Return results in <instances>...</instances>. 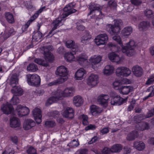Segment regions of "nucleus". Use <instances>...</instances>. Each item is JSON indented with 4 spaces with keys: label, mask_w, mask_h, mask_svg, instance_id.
<instances>
[{
    "label": "nucleus",
    "mask_w": 154,
    "mask_h": 154,
    "mask_svg": "<svg viewBox=\"0 0 154 154\" xmlns=\"http://www.w3.org/2000/svg\"><path fill=\"white\" fill-rule=\"evenodd\" d=\"M75 5L76 4L75 2H72L68 4L66 6L63 8V12L61 17L57 18L54 20L52 24L54 29H56L63 25L62 21L63 20V18L77 11V10L74 9Z\"/></svg>",
    "instance_id": "f257e3e1"
},
{
    "label": "nucleus",
    "mask_w": 154,
    "mask_h": 154,
    "mask_svg": "<svg viewBox=\"0 0 154 154\" xmlns=\"http://www.w3.org/2000/svg\"><path fill=\"white\" fill-rule=\"evenodd\" d=\"M113 40L117 42L122 48V51L126 53L128 56H131L134 55L135 53L134 48L136 46L135 42L133 40H131L126 45L123 46L121 42L120 37L119 36L115 35L112 37Z\"/></svg>",
    "instance_id": "f03ea898"
},
{
    "label": "nucleus",
    "mask_w": 154,
    "mask_h": 154,
    "mask_svg": "<svg viewBox=\"0 0 154 154\" xmlns=\"http://www.w3.org/2000/svg\"><path fill=\"white\" fill-rule=\"evenodd\" d=\"M123 23L121 20L116 19L114 20V25L109 24L107 25L106 30L112 35L118 33L122 26Z\"/></svg>",
    "instance_id": "7ed1b4c3"
},
{
    "label": "nucleus",
    "mask_w": 154,
    "mask_h": 154,
    "mask_svg": "<svg viewBox=\"0 0 154 154\" xmlns=\"http://www.w3.org/2000/svg\"><path fill=\"white\" fill-rule=\"evenodd\" d=\"M89 9L90 12L88 14V16L94 14L95 18H102L104 16V14L101 11V7L100 5L94 3L91 4L89 5Z\"/></svg>",
    "instance_id": "20e7f679"
},
{
    "label": "nucleus",
    "mask_w": 154,
    "mask_h": 154,
    "mask_svg": "<svg viewBox=\"0 0 154 154\" xmlns=\"http://www.w3.org/2000/svg\"><path fill=\"white\" fill-rule=\"evenodd\" d=\"M27 81L29 85L34 86H38L40 83V77L37 74H28L26 75Z\"/></svg>",
    "instance_id": "39448f33"
},
{
    "label": "nucleus",
    "mask_w": 154,
    "mask_h": 154,
    "mask_svg": "<svg viewBox=\"0 0 154 154\" xmlns=\"http://www.w3.org/2000/svg\"><path fill=\"white\" fill-rule=\"evenodd\" d=\"M45 7H43L37 11L31 17L30 19L27 21L26 24L22 26V29L23 32H24L27 30L30 24L38 17L39 14L42 12L43 9H45Z\"/></svg>",
    "instance_id": "423d86ee"
},
{
    "label": "nucleus",
    "mask_w": 154,
    "mask_h": 154,
    "mask_svg": "<svg viewBox=\"0 0 154 154\" xmlns=\"http://www.w3.org/2000/svg\"><path fill=\"white\" fill-rule=\"evenodd\" d=\"M53 47L51 45L47 46H43V48L44 51V54L46 57V60H48V62H52L54 60V56L50 52L53 50Z\"/></svg>",
    "instance_id": "0eeeda50"
},
{
    "label": "nucleus",
    "mask_w": 154,
    "mask_h": 154,
    "mask_svg": "<svg viewBox=\"0 0 154 154\" xmlns=\"http://www.w3.org/2000/svg\"><path fill=\"white\" fill-rule=\"evenodd\" d=\"M56 75L60 77V79L66 78V80L67 79L68 72L67 69L63 66L58 67L55 72Z\"/></svg>",
    "instance_id": "6e6552de"
},
{
    "label": "nucleus",
    "mask_w": 154,
    "mask_h": 154,
    "mask_svg": "<svg viewBox=\"0 0 154 154\" xmlns=\"http://www.w3.org/2000/svg\"><path fill=\"white\" fill-rule=\"evenodd\" d=\"M16 109L17 114L20 117L27 115L29 112V110L28 108L21 105L17 106Z\"/></svg>",
    "instance_id": "1a4fd4ad"
},
{
    "label": "nucleus",
    "mask_w": 154,
    "mask_h": 154,
    "mask_svg": "<svg viewBox=\"0 0 154 154\" xmlns=\"http://www.w3.org/2000/svg\"><path fill=\"white\" fill-rule=\"evenodd\" d=\"M131 71L129 69L125 67H119L116 70V73L118 76H122L127 77L131 73Z\"/></svg>",
    "instance_id": "9d476101"
},
{
    "label": "nucleus",
    "mask_w": 154,
    "mask_h": 154,
    "mask_svg": "<svg viewBox=\"0 0 154 154\" xmlns=\"http://www.w3.org/2000/svg\"><path fill=\"white\" fill-rule=\"evenodd\" d=\"M98 76L95 74H91L88 77L87 83L89 85L94 86L98 83Z\"/></svg>",
    "instance_id": "9b49d317"
},
{
    "label": "nucleus",
    "mask_w": 154,
    "mask_h": 154,
    "mask_svg": "<svg viewBox=\"0 0 154 154\" xmlns=\"http://www.w3.org/2000/svg\"><path fill=\"white\" fill-rule=\"evenodd\" d=\"M109 98V96L108 95L102 94L98 97L97 101L100 104L106 107L108 105Z\"/></svg>",
    "instance_id": "f8f14e48"
},
{
    "label": "nucleus",
    "mask_w": 154,
    "mask_h": 154,
    "mask_svg": "<svg viewBox=\"0 0 154 154\" xmlns=\"http://www.w3.org/2000/svg\"><path fill=\"white\" fill-rule=\"evenodd\" d=\"M41 110L37 108H35L32 111V113L34 119L37 123L39 124L42 122V114Z\"/></svg>",
    "instance_id": "ddd939ff"
},
{
    "label": "nucleus",
    "mask_w": 154,
    "mask_h": 154,
    "mask_svg": "<svg viewBox=\"0 0 154 154\" xmlns=\"http://www.w3.org/2000/svg\"><path fill=\"white\" fill-rule=\"evenodd\" d=\"M66 45L67 48H72V52H75L78 51V46L74 41L71 40H67L66 42Z\"/></svg>",
    "instance_id": "4468645a"
},
{
    "label": "nucleus",
    "mask_w": 154,
    "mask_h": 154,
    "mask_svg": "<svg viewBox=\"0 0 154 154\" xmlns=\"http://www.w3.org/2000/svg\"><path fill=\"white\" fill-rule=\"evenodd\" d=\"M124 99L120 97V96L116 95L114 96L111 101V103L112 105H120L122 104L124 102Z\"/></svg>",
    "instance_id": "2eb2a0df"
},
{
    "label": "nucleus",
    "mask_w": 154,
    "mask_h": 154,
    "mask_svg": "<svg viewBox=\"0 0 154 154\" xmlns=\"http://www.w3.org/2000/svg\"><path fill=\"white\" fill-rule=\"evenodd\" d=\"M1 110L5 114L8 115L13 112V109L12 105L9 104H3L2 106Z\"/></svg>",
    "instance_id": "dca6fc26"
},
{
    "label": "nucleus",
    "mask_w": 154,
    "mask_h": 154,
    "mask_svg": "<svg viewBox=\"0 0 154 154\" xmlns=\"http://www.w3.org/2000/svg\"><path fill=\"white\" fill-rule=\"evenodd\" d=\"M74 110L73 109L68 107L63 112L62 115L65 118L72 119L74 116Z\"/></svg>",
    "instance_id": "f3484780"
},
{
    "label": "nucleus",
    "mask_w": 154,
    "mask_h": 154,
    "mask_svg": "<svg viewBox=\"0 0 154 154\" xmlns=\"http://www.w3.org/2000/svg\"><path fill=\"white\" fill-rule=\"evenodd\" d=\"M120 92L124 95L128 94L133 90V87L131 86H122L119 88Z\"/></svg>",
    "instance_id": "a211bd4d"
},
{
    "label": "nucleus",
    "mask_w": 154,
    "mask_h": 154,
    "mask_svg": "<svg viewBox=\"0 0 154 154\" xmlns=\"http://www.w3.org/2000/svg\"><path fill=\"white\" fill-rule=\"evenodd\" d=\"M35 125V123L32 120L28 119L26 120L23 124V128L25 130L31 129Z\"/></svg>",
    "instance_id": "6ab92c4d"
},
{
    "label": "nucleus",
    "mask_w": 154,
    "mask_h": 154,
    "mask_svg": "<svg viewBox=\"0 0 154 154\" xmlns=\"http://www.w3.org/2000/svg\"><path fill=\"white\" fill-rule=\"evenodd\" d=\"M86 73V71L83 68L78 69L75 73V76L76 79L77 80H81L84 76L85 74Z\"/></svg>",
    "instance_id": "aec40b11"
},
{
    "label": "nucleus",
    "mask_w": 154,
    "mask_h": 154,
    "mask_svg": "<svg viewBox=\"0 0 154 154\" xmlns=\"http://www.w3.org/2000/svg\"><path fill=\"white\" fill-rule=\"evenodd\" d=\"M132 71L134 74L137 77L141 76L143 73L142 69L137 65L134 66L133 67Z\"/></svg>",
    "instance_id": "412c9836"
},
{
    "label": "nucleus",
    "mask_w": 154,
    "mask_h": 154,
    "mask_svg": "<svg viewBox=\"0 0 154 154\" xmlns=\"http://www.w3.org/2000/svg\"><path fill=\"white\" fill-rule=\"evenodd\" d=\"M20 121L17 118L13 117L11 118L10 125L12 128H15L19 127Z\"/></svg>",
    "instance_id": "4be33fe9"
},
{
    "label": "nucleus",
    "mask_w": 154,
    "mask_h": 154,
    "mask_svg": "<svg viewBox=\"0 0 154 154\" xmlns=\"http://www.w3.org/2000/svg\"><path fill=\"white\" fill-rule=\"evenodd\" d=\"M108 57L109 59L112 62L117 63H119L120 62L121 59L119 56L114 52L110 53L108 55Z\"/></svg>",
    "instance_id": "5701e85b"
},
{
    "label": "nucleus",
    "mask_w": 154,
    "mask_h": 154,
    "mask_svg": "<svg viewBox=\"0 0 154 154\" xmlns=\"http://www.w3.org/2000/svg\"><path fill=\"white\" fill-rule=\"evenodd\" d=\"M101 57L100 56H95L94 57L91 58L90 59V61L91 62L93 68H95L97 67V65L101 60Z\"/></svg>",
    "instance_id": "b1692460"
},
{
    "label": "nucleus",
    "mask_w": 154,
    "mask_h": 154,
    "mask_svg": "<svg viewBox=\"0 0 154 154\" xmlns=\"http://www.w3.org/2000/svg\"><path fill=\"white\" fill-rule=\"evenodd\" d=\"M13 88L11 89V92L14 94V95L21 96L23 94V90L20 87L16 86L12 87Z\"/></svg>",
    "instance_id": "393cba45"
},
{
    "label": "nucleus",
    "mask_w": 154,
    "mask_h": 154,
    "mask_svg": "<svg viewBox=\"0 0 154 154\" xmlns=\"http://www.w3.org/2000/svg\"><path fill=\"white\" fill-rule=\"evenodd\" d=\"M91 38L88 31H85L84 34L81 38V42L83 43H86L87 41L90 40Z\"/></svg>",
    "instance_id": "a878e982"
},
{
    "label": "nucleus",
    "mask_w": 154,
    "mask_h": 154,
    "mask_svg": "<svg viewBox=\"0 0 154 154\" xmlns=\"http://www.w3.org/2000/svg\"><path fill=\"white\" fill-rule=\"evenodd\" d=\"M18 83V78L17 75L15 73L13 74L10 79V85L12 87H15Z\"/></svg>",
    "instance_id": "bb28decb"
},
{
    "label": "nucleus",
    "mask_w": 154,
    "mask_h": 154,
    "mask_svg": "<svg viewBox=\"0 0 154 154\" xmlns=\"http://www.w3.org/2000/svg\"><path fill=\"white\" fill-rule=\"evenodd\" d=\"M74 90L72 88H67L63 91V96L64 97H67L73 95Z\"/></svg>",
    "instance_id": "cd10ccee"
},
{
    "label": "nucleus",
    "mask_w": 154,
    "mask_h": 154,
    "mask_svg": "<svg viewBox=\"0 0 154 154\" xmlns=\"http://www.w3.org/2000/svg\"><path fill=\"white\" fill-rule=\"evenodd\" d=\"M73 102L76 106H79L83 104V100L81 97L77 96L74 97Z\"/></svg>",
    "instance_id": "c85d7f7f"
},
{
    "label": "nucleus",
    "mask_w": 154,
    "mask_h": 154,
    "mask_svg": "<svg viewBox=\"0 0 154 154\" xmlns=\"http://www.w3.org/2000/svg\"><path fill=\"white\" fill-rule=\"evenodd\" d=\"M132 28L131 27L128 26L124 28L122 30L121 34L122 36H128L130 35L132 32Z\"/></svg>",
    "instance_id": "c756f323"
},
{
    "label": "nucleus",
    "mask_w": 154,
    "mask_h": 154,
    "mask_svg": "<svg viewBox=\"0 0 154 154\" xmlns=\"http://www.w3.org/2000/svg\"><path fill=\"white\" fill-rule=\"evenodd\" d=\"M53 97L57 101L59 100H61L62 97H63V91L60 89H58L56 91L52 92Z\"/></svg>",
    "instance_id": "7c9ffc66"
},
{
    "label": "nucleus",
    "mask_w": 154,
    "mask_h": 154,
    "mask_svg": "<svg viewBox=\"0 0 154 154\" xmlns=\"http://www.w3.org/2000/svg\"><path fill=\"white\" fill-rule=\"evenodd\" d=\"M150 92L147 96L143 98V101H144L150 97H152L154 95V86H151L147 89L146 92Z\"/></svg>",
    "instance_id": "2f4dec72"
},
{
    "label": "nucleus",
    "mask_w": 154,
    "mask_h": 154,
    "mask_svg": "<svg viewBox=\"0 0 154 154\" xmlns=\"http://www.w3.org/2000/svg\"><path fill=\"white\" fill-rule=\"evenodd\" d=\"M134 146L137 150L141 151L144 149L145 144L142 141H135L134 143Z\"/></svg>",
    "instance_id": "473e14b6"
},
{
    "label": "nucleus",
    "mask_w": 154,
    "mask_h": 154,
    "mask_svg": "<svg viewBox=\"0 0 154 154\" xmlns=\"http://www.w3.org/2000/svg\"><path fill=\"white\" fill-rule=\"evenodd\" d=\"M34 62L37 64L45 66H47L48 65V60H46L45 57V60H43L39 58H35L34 60Z\"/></svg>",
    "instance_id": "72a5a7b5"
},
{
    "label": "nucleus",
    "mask_w": 154,
    "mask_h": 154,
    "mask_svg": "<svg viewBox=\"0 0 154 154\" xmlns=\"http://www.w3.org/2000/svg\"><path fill=\"white\" fill-rule=\"evenodd\" d=\"M114 71V69L113 66L108 65L105 67L103 72L105 74L109 75L113 73Z\"/></svg>",
    "instance_id": "f704fd0d"
},
{
    "label": "nucleus",
    "mask_w": 154,
    "mask_h": 154,
    "mask_svg": "<svg viewBox=\"0 0 154 154\" xmlns=\"http://www.w3.org/2000/svg\"><path fill=\"white\" fill-rule=\"evenodd\" d=\"M5 16L6 20L9 23L13 24L15 22L14 18L11 13H6L5 14Z\"/></svg>",
    "instance_id": "c9c22d12"
},
{
    "label": "nucleus",
    "mask_w": 154,
    "mask_h": 154,
    "mask_svg": "<svg viewBox=\"0 0 154 154\" xmlns=\"http://www.w3.org/2000/svg\"><path fill=\"white\" fill-rule=\"evenodd\" d=\"M76 52H68L66 53L65 56L68 61L70 62L72 61L75 60V57L74 54H75Z\"/></svg>",
    "instance_id": "e433bc0d"
},
{
    "label": "nucleus",
    "mask_w": 154,
    "mask_h": 154,
    "mask_svg": "<svg viewBox=\"0 0 154 154\" xmlns=\"http://www.w3.org/2000/svg\"><path fill=\"white\" fill-rule=\"evenodd\" d=\"M137 137V131H133L128 134L126 137L127 140L131 141L135 139Z\"/></svg>",
    "instance_id": "4c0bfd02"
},
{
    "label": "nucleus",
    "mask_w": 154,
    "mask_h": 154,
    "mask_svg": "<svg viewBox=\"0 0 154 154\" xmlns=\"http://www.w3.org/2000/svg\"><path fill=\"white\" fill-rule=\"evenodd\" d=\"M27 71L31 72H35L38 70V66L33 63H30L27 66Z\"/></svg>",
    "instance_id": "58836bf2"
},
{
    "label": "nucleus",
    "mask_w": 154,
    "mask_h": 154,
    "mask_svg": "<svg viewBox=\"0 0 154 154\" xmlns=\"http://www.w3.org/2000/svg\"><path fill=\"white\" fill-rule=\"evenodd\" d=\"M139 26L142 30H146L149 26V23L148 21H143L140 23Z\"/></svg>",
    "instance_id": "ea45409f"
},
{
    "label": "nucleus",
    "mask_w": 154,
    "mask_h": 154,
    "mask_svg": "<svg viewBox=\"0 0 154 154\" xmlns=\"http://www.w3.org/2000/svg\"><path fill=\"white\" fill-rule=\"evenodd\" d=\"M66 81V78L58 79L57 80H55L53 82L48 84V85L49 86L54 85H56L58 84H61Z\"/></svg>",
    "instance_id": "a19ab883"
},
{
    "label": "nucleus",
    "mask_w": 154,
    "mask_h": 154,
    "mask_svg": "<svg viewBox=\"0 0 154 154\" xmlns=\"http://www.w3.org/2000/svg\"><path fill=\"white\" fill-rule=\"evenodd\" d=\"M122 146L120 144H116L112 146L111 149V152H119L122 150Z\"/></svg>",
    "instance_id": "79ce46f5"
},
{
    "label": "nucleus",
    "mask_w": 154,
    "mask_h": 154,
    "mask_svg": "<svg viewBox=\"0 0 154 154\" xmlns=\"http://www.w3.org/2000/svg\"><path fill=\"white\" fill-rule=\"evenodd\" d=\"M77 60L79 63L81 64L82 62L86 61L87 60V57L85 54H81L76 57Z\"/></svg>",
    "instance_id": "37998d69"
},
{
    "label": "nucleus",
    "mask_w": 154,
    "mask_h": 154,
    "mask_svg": "<svg viewBox=\"0 0 154 154\" xmlns=\"http://www.w3.org/2000/svg\"><path fill=\"white\" fill-rule=\"evenodd\" d=\"M5 31V37L6 38H8L10 36L12 35H13L15 34V32L14 31L13 28H8Z\"/></svg>",
    "instance_id": "c03bdc74"
},
{
    "label": "nucleus",
    "mask_w": 154,
    "mask_h": 154,
    "mask_svg": "<svg viewBox=\"0 0 154 154\" xmlns=\"http://www.w3.org/2000/svg\"><path fill=\"white\" fill-rule=\"evenodd\" d=\"M34 34L32 38L36 41H38L40 39L42 36V33L39 31H38L37 32L34 31Z\"/></svg>",
    "instance_id": "a18cd8bd"
},
{
    "label": "nucleus",
    "mask_w": 154,
    "mask_h": 154,
    "mask_svg": "<svg viewBox=\"0 0 154 154\" xmlns=\"http://www.w3.org/2000/svg\"><path fill=\"white\" fill-rule=\"evenodd\" d=\"M139 126V129L141 131L148 130L149 128V124L145 122L140 123Z\"/></svg>",
    "instance_id": "49530a36"
},
{
    "label": "nucleus",
    "mask_w": 154,
    "mask_h": 154,
    "mask_svg": "<svg viewBox=\"0 0 154 154\" xmlns=\"http://www.w3.org/2000/svg\"><path fill=\"white\" fill-rule=\"evenodd\" d=\"M79 145V143L77 139L73 140L69 144L67 145V146L71 147H77Z\"/></svg>",
    "instance_id": "de8ad7c7"
},
{
    "label": "nucleus",
    "mask_w": 154,
    "mask_h": 154,
    "mask_svg": "<svg viewBox=\"0 0 154 154\" xmlns=\"http://www.w3.org/2000/svg\"><path fill=\"white\" fill-rule=\"evenodd\" d=\"M108 3L109 6L112 9H115L117 7V4L115 0H110Z\"/></svg>",
    "instance_id": "09e8293b"
},
{
    "label": "nucleus",
    "mask_w": 154,
    "mask_h": 154,
    "mask_svg": "<svg viewBox=\"0 0 154 154\" xmlns=\"http://www.w3.org/2000/svg\"><path fill=\"white\" fill-rule=\"evenodd\" d=\"M17 95H13L12 98L10 102L11 104L13 105H16L19 103L20 100L17 97Z\"/></svg>",
    "instance_id": "8fccbe9b"
},
{
    "label": "nucleus",
    "mask_w": 154,
    "mask_h": 154,
    "mask_svg": "<svg viewBox=\"0 0 154 154\" xmlns=\"http://www.w3.org/2000/svg\"><path fill=\"white\" fill-rule=\"evenodd\" d=\"M97 37L99 38H101V39L104 40L103 41L105 43L107 42L108 40L107 35L106 33L100 34L98 35Z\"/></svg>",
    "instance_id": "3c124183"
},
{
    "label": "nucleus",
    "mask_w": 154,
    "mask_h": 154,
    "mask_svg": "<svg viewBox=\"0 0 154 154\" xmlns=\"http://www.w3.org/2000/svg\"><path fill=\"white\" fill-rule=\"evenodd\" d=\"M57 100L55 99L53 96L50 97L47 100L46 103V105L48 106L52 104L53 103L56 102Z\"/></svg>",
    "instance_id": "603ef678"
},
{
    "label": "nucleus",
    "mask_w": 154,
    "mask_h": 154,
    "mask_svg": "<svg viewBox=\"0 0 154 154\" xmlns=\"http://www.w3.org/2000/svg\"><path fill=\"white\" fill-rule=\"evenodd\" d=\"M94 40L96 44L98 46L101 45H103L105 44L106 43L103 41L104 40H102L101 39V38H99L97 37L95 38Z\"/></svg>",
    "instance_id": "864d4df0"
},
{
    "label": "nucleus",
    "mask_w": 154,
    "mask_h": 154,
    "mask_svg": "<svg viewBox=\"0 0 154 154\" xmlns=\"http://www.w3.org/2000/svg\"><path fill=\"white\" fill-rule=\"evenodd\" d=\"M145 15L148 18L152 17L153 16V13L151 10L146 9L144 11Z\"/></svg>",
    "instance_id": "5fc2aeb1"
},
{
    "label": "nucleus",
    "mask_w": 154,
    "mask_h": 154,
    "mask_svg": "<svg viewBox=\"0 0 154 154\" xmlns=\"http://www.w3.org/2000/svg\"><path fill=\"white\" fill-rule=\"evenodd\" d=\"M59 113V112L57 111H51L48 113V115L49 117L54 118L58 116Z\"/></svg>",
    "instance_id": "6e6d98bb"
},
{
    "label": "nucleus",
    "mask_w": 154,
    "mask_h": 154,
    "mask_svg": "<svg viewBox=\"0 0 154 154\" xmlns=\"http://www.w3.org/2000/svg\"><path fill=\"white\" fill-rule=\"evenodd\" d=\"M27 152L28 154H37L36 150L33 147H30Z\"/></svg>",
    "instance_id": "4d7b16f0"
},
{
    "label": "nucleus",
    "mask_w": 154,
    "mask_h": 154,
    "mask_svg": "<svg viewBox=\"0 0 154 154\" xmlns=\"http://www.w3.org/2000/svg\"><path fill=\"white\" fill-rule=\"evenodd\" d=\"M55 122L53 121H47L45 122V125L48 127H52L55 125Z\"/></svg>",
    "instance_id": "13d9d810"
},
{
    "label": "nucleus",
    "mask_w": 154,
    "mask_h": 154,
    "mask_svg": "<svg viewBox=\"0 0 154 154\" xmlns=\"http://www.w3.org/2000/svg\"><path fill=\"white\" fill-rule=\"evenodd\" d=\"M66 52L65 50L64 47H60L57 49V52L60 54H63Z\"/></svg>",
    "instance_id": "bf43d9fd"
},
{
    "label": "nucleus",
    "mask_w": 154,
    "mask_h": 154,
    "mask_svg": "<svg viewBox=\"0 0 154 154\" xmlns=\"http://www.w3.org/2000/svg\"><path fill=\"white\" fill-rule=\"evenodd\" d=\"M131 3L136 6H138L141 4L142 2L141 0H131Z\"/></svg>",
    "instance_id": "052dcab7"
},
{
    "label": "nucleus",
    "mask_w": 154,
    "mask_h": 154,
    "mask_svg": "<svg viewBox=\"0 0 154 154\" xmlns=\"http://www.w3.org/2000/svg\"><path fill=\"white\" fill-rule=\"evenodd\" d=\"M111 149L107 147L104 148L102 151V154H110Z\"/></svg>",
    "instance_id": "680f3d73"
},
{
    "label": "nucleus",
    "mask_w": 154,
    "mask_h": 154,
    "mask_svg": "<svg viewBox=\"0 0 154 154\" xmlns=\"http://www.w3.org/2000/svg\"><path fill=\"white\" fill-rule=\"evenodd\" d=\"M100 131L102 134H104L107 133L109 131V130L108 128H104L102 129Z\"/></svg>",
    "instance_id": "e2e57ef3"
},
{
    "label": "nucleus",
    "mask_w": 154,
    "mask_h": 154,
    "mask_svg": "<svg viewBox=\"0 0 154 154\" xmlns=\"http://www.w3.org/2000/svg\"><path fill=\"white\" fill-rule=\"evenodd\" d=\"M96 106L95 105H93L91 108V111L93 115L95 114V113L96 112L98 113V112L97 109H96Z\"/></svg>",
    "instance_id": "0e129e2a"
},
{
    "label": "nucleus",
    "mask_w": 154,
    "mask_h": 154,
    "mask_svg": "<svg viewBox=\"0 0 154 154\" xmlns=\"http://www.w3.org/2000/svg\"><path fill=\"white\" fill-rule=\"evenodd\" d=\"M96 128L95 126L92 125H90L86 127L85 128V130L86 131L90 129L94 130Z\"/></svg>",
    "instance_id": "69168bd1"
},
{
    "label": "nucleus",
    "mask_w": 154,
    "mask_h": 154,
    "mask_svg": "<svg viewBox=\"0 0 154 154\" xmlns=\"http://www.w3.org/2000/svg\"><path fill=\"white\" fill-rule=\"evenodd\" d=\"M76 28L77 29L81 31L85 29V27L83 25L79 23L77 24Z\"/></svg>",
    "instance_id": "338daca9"
},
{
    "label": "nucleus",
    "mask_w": 154,
    "mask_h": 154,
    "mask_svg": "<svg viewBox=\"0 0 154 154\" xmlns=\"http://www.w3.org/2000/svg\"><path fill=\"white\" fill-rule=\"evenodd\" d=\"M154 82V77L150 78L149 79H148L146 82V85H150L152 84Z\"/></svg>",
    "instance_id": "774afa93"
}]
</instances>
